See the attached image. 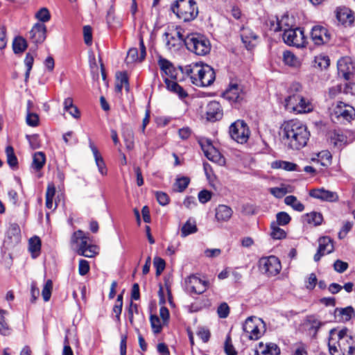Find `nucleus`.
Masks as SVG:
<instances>
[{
    "mask_svg": "<svg viewBox=\"0 0 355 355\" xmlns=\"http://www.w3.org/2000/svg\"><path fill=\"white\" fill-rule=\"evenodd\" d=\"M309 137L307 127L299 120L292 119L283 124L282 142L288 149H301L306 145Z\"/></svg>",
    "mask_w": 355,
    "mask_h": 355,
    "instance_id": "obj_1",
    "label": "nucleus"
},
{
    "mask_svg": "<svg viewBox=\"0 0 355 355\" xmlns=\"http://www.w3.org/2000/svg\"><path fill=\"white\" fill-rule=\"evenodd\" d=\"M328 346L331 355H352L355 353V338L347 329L338 331L331 329Z\"/></svg>",
    "mask_w": 355,
    "mask_h": 355,
    "instance_id": "obj_2",
    "label": "nucleus"
},
{
    "mask_svg": "<svg viewBox=\"0 0 355 355\" xmlns=\"http://www.w3.org/2000/svg\"><path fill=\"white\" fill-rule=\"evenodd\" d=\"M182 72L189 76L193 84L198 87H207L215 80L216 75L214 69L208 65H200L198 63L180 67Z\"/></svg>",
    "mask_w": 355,
    "mask_h": 355,
    "instance_id": "obj_3",
    "label": "nucleus"
},
{
    "mask_svg": "<svg viewBox=\"0 0 355 355\" xmlns=\"http://www.w3.org/2000/svg\"><path fill=\"white\" fill-rule=\"evenodd\" d=\"M171 10L184 21H191L198 15V8L194 0H176L171 5Z\"/></svg>",
    "mask_w": 355,
    "mask_h": 355,
    "instance_id": "obj_4",
    "label": "nucleus"
},
{
    "mask_svg": "<svg viewBox=\"0 0 355 355\" xmlns=\"http://www.w3.org/2000/svg\"><path fill=\"white\" fill-rule=\"evenodd\" d=\"M184 45L189 51L197 55H205L211 51L209 40L198 33L187 35L184 38Z\"/></svg>",
    "mask_w": 355,
    "mask_h": 355,
    "instance_id": "obj_5",
    "label": "nucleus"
},
{
    "mask_svg": "<svg viewBox=\"0 0 355 355\" xmlns=\"http://www.w3.org/2000/svg\"><path fill=\"white\" fill-rule=\"evenodd\" d=\"M89 237L82 230L75 232L71 239V243L76 245L79 255L86 257H94L98 254V247L88 243Z\"/></svg>",
    "mask_w": 355,
    "mask_h": 355,
    "instance_id": "obj_6",
    "label": "nucleus"
},
{
    "mask_svg": "<svg viewBox=\"0 0 355 355\" xmlns=\"http://www.w3.org/2000/svg\"><path fill=\"white\" fill-rule=\"evenodd\" d=\"M260 271L268 277H274L278 275L282 270L279 259L275 256L264 257L259 261Z\"/></svg>",
    "mask_w": 355,
    "mask_h": 355,
    "instance_id": "obj_7",
    "label": "nucleus"
},
{
    "mask_svg": "<svg viewBox=\"0 0 355 355\" xmlns=\"http://www.w3.org/2000/svg\"><path fill=\"white\" fill-rule=\"evenodd\" d=\"M230 137L239 144H245L250 135L247 123L243 120H237L232 123L229 129Z\"/></svg>",
    "mask_w": 355,
    "mask_h": 355,
    "instance_id": "obj_8",
    "label": "nucleus"
},
{
    "mask_svg": "<svg viewBox=\"0 0 355 355\" xmlns=\"http://www.w3.org/2000/svg\"><path fill=\"white\" fill-rule=\"evenodd\" d=\"M262 324L261 320L256 317H248L243 325V330L250 340H258L263 334L259 328Z\"/></svg>",
    "mask_w": 355,
    "mask_h": 355,
    "instance_id": "obj_9",
    "label": "nucleus"
},
{
    "mask_svg": "<svg viewBox=\"0 0 355 355\" xmlns=\"http://www.w3.org/2000/svg\"><path fill=\"white\" fill-rule=\"evenodd\" d=\"M186 290L191 294H202L208 288V282L201 279L196 275H191L184 280Z\"/></svg>",
    "mask_w": 355,
    "mask_h": 355,
    "instance_id": "obj_10",
    "label": "nucleus"
},
{
    "mask_svg": "<svg viewBox=\"0 0 355 355\" xmlns=\"http://www.w3.org/2000/svg\"><path fill=\"white\" fill-rule=\"evenodd\" d=\"M283 39L287 44L298 48L304 46L306 44L304 31L299 28L285 30L283 34Z\"/></svg>",
    "mask_w": 355,
    "mask_h": 355,
    "instance_id": "obj_11",
    "label": "nucleus"
},
{
    "mask_svg": "<svg viewBox=\"0 0 355 355\" xmlns=\"http://www.w3.org/2000/svg\"><path fill=\"white\" fill-rule=\"evenodd\" d=\"M338 73L345 80H349L352 78L354 73V66L351 58L343 57L337 62Z\"/></svg>",
    "mask_w": 355,
    "mask_h": 355,
    "instance_id": "obj_12",
    "label": "nucleus"
},
{
    "mask_svg": "<svg viewBox=\"0 0 355 355\" xmlns=\"http://www.w3.org/2000/svg\"><path fill=\"white\" fill-rule=\"evenodd\" d=\"M201 148L205 153V155L207 157L208 159L210 161L215 162L220 166L225 164V159L220 154V153L217 150L210 142V141L207 140L206 144L202 142L200 143Z\"/></svg>",
    "mask_w": 355,
    "mask_h": 355,
    "instance_id": "obj_13",
    "label": "nucleus"
},
{
    "mask_svg": "<svg viewBox=\"0 0 355 355\" xmlns=\"http://www.w3.org/2000/svg\"><path fill=\"white\" fill-rule=\"evenodd\" d=\"M223 96L231 103H240L244 99L245 92L241 85L231 84Z\"/></svg>",
    "mask_w": 355,
    "mask_h": 355,
    "instance_id": "obj_14",
    "label": "nucleus"
},
{
    "mask_svg": "<svg viewBox=\"0 0 355 355\" xmlns=\"http://www.w3.org/2000/svg\"><path fill=\"white\" fill-rule=\"evenodd\" d=\"M311 37L317 45H321L329 42L331 36L328 30L322 26L317 25L312 28Z\"/></svg>",
    "mask_w": 355,
    "mask_h": 355,
    "instance_id": "obj_15",
    "label": "nucleus"
},
{
    "mask_svg": "<svg viewBox=\"0 0 355 355\" xmlns=\"http://www.w3.org/2000/svg\"><path fill=\"white\" fill-rule=\"evenodd\" d=\"M318 243V252L314 255L315 261H318L322 256L331 253L334 250L333 240L329 236L320 237Z\"/></svg>",
    "mask_w": 355,
    "mask_h": 355,
    "instance_id": "obj_16",
    "label": "nucleus"
},
{
    "mask_svg": "<svg viewBox=\"0 0 355 355\" xmlns=\"http://www.w3.org/2000/svg\"><path fill=\"white\" fill-rule=\"evenodd\" d=\"M309 196L323 201L337 202L338 200V195L336 192L326 190L323 188L311 190Z\"/></svg>",
    "mask_w": 355,
    "mask_h": 355,
    "instance_id": "obj_17",
    "label": "nucleus"
},
{
    "mask_svg": "<svg viewBox=\"0 0 355 355\" xmlns=\"http://www.w3.org/2000/svg\"><path fill=\"white\" fill-rule=\"evenodd\" d=\"M164 36L166 45L169 49H178L182 44H184L185 37L179 31L165 33Z\"/></svg>",
    "mask_w": 355,
    "mask_h": 355,
    "instance_id": "obj_18",
    "label": "nucleus"
},
{
    "mask_svg": "<svg viewBox=\"0 0 355 355\" xmlns=\"http://www.w3.org/2000/svg\"><path fill=\"white\" fill-rule=\"evenodd\" d=\"M46 28L43 23H36L29 32L33 42L42 43L46 39Z\"/></svg>",
    "mask_w": 355,
    "mask_h": 355,
    "instance_id": "obj_19",
    "label": "nucleus"
},
{
    "mask_svg": "<svg viewBox=\"0 0 355 355\" xmlns=\"http://www.w3.org/2000/svg\"><path fill=\"white\" fill-rule=\"evenodd\" d=\"M206 114L207 119L211 121L220 119L223 114L220 103L215 101L208 103Z\"/></svg>",
    "mask_w": 355,
    "mask_h": 355,
    "instance_id": "obj_20",
    "label": "nucleus"
},
{
    "mask_svg": "<svg viewBox=\"0 0 355 355\" xmlns=\"http://www.w3.org/2000/svg\"><path fill=\"white\" fill-rule=\"evenodd\" d=\"M335 114L338 118L342 117L347 121H350L355 116V110L350 105L340 103L335 110Z\"/></svg>",
    "mask_w": 355,
    "mask_h": 355,
    "instance_id": "obj_21",
    "label": "nucleus"
},
{
    "mask_svg": "<svg viewBox=\"0 0 355 355\" xmlns=\"http://www.w3.org/2000/svg\"><path fill=\"white\" fill-rule=\"evenodd\" d=\"M89 148L93 153L96 165L98 167V172L102 175H106L107 173V167L105 166V162L103 160V158L102 157L101 153H99L98 150L96 147V146L94 144L91 139H89Z\"/></svg>",
    "mask_w": 355,
    "mask_h": 355,
    "instance_id": "obj_22",
    "label": "nucleus"
},
{
    "mask_svg": "<svg viewBox=\"0 0 355 355\" xmlns=\"http://www.w3.org/2000/svg\"><path fill=\"white\" fill-rule=\"evenodd\" d=\"M280 349L275 343H259L258 348L255 350L254 355H279Z\"/></svg>",
    "mask_w": 355,
    "mask_h": 355,
    "instance_id": "obj_23",
    "label": "nucleus"
},
{
    "mask_svg": "<svg viewBox=\"0 0 355 355\" xmlns=\"http://www.w3.org/2000/svg\"><path fill=\"white\" fill-rule=\"evenodd\" d=\"M302 101V96L300 94H290L285 99V107L286 110L295 111H304L301 106L297 105L298 101Z\"/></svg>",
    "mask_w": 355,
    "mask_h": 355,
    "instance_id": "obj_24",
    "label": "nucleus"
},
{
    "mask_svg": "<svg viewBox=\"0 0 355 355\" xmlns=\"http://www.w3.org/2000/svg\"><path fill=\"white\" fill-rule=\"evenodd\" d=\"M232 209L225 205H220L216 209V218L218 221H227L232 216Z\"/></svg>",
    "mask_w": 355,
    "mask_h": 355,
    "instance_id": "obj_25",
    "label": "nucleus"
},
{
    "mask_svg": "<svg viewBox=\"0 0 355 355\" xmlns=\"http://www.w3.org/2000/svg\"><path fill=\"white\" fill-rule=\"evenodd\" d=\"M158 63L161 70L166 76L173 79L176 78L177 71L171 62L166 59L160 58Z\"/></svg>",
    "mask_w": 355,
    "mask_h": 355,
    "instance_id": "obj_26",
    "label": "nucleus"
},
{
    "mask_svg": "<svg viewBox=\"0 0 355 355\" xmlns=\"http://www.w3.org/2000/svg\"><path fill=\"white\" fill-rule=\"evenodd\" d=\"M8 239L12 244L18 243L21 239V230L18 224L12 223L10 225L7 232Z\"/></svg>",
    "mask_w": 355,
    "mask_h": 355,
    "instance_id": "obj_27",
    "label": "nucleus"
},
{
    "mask_svg": "<svg viewBox=\"0 0 355 355\" xmlns=\"http://www.w3.org/2000/svg\"><path fill=\"white\" fill-rule=\"evenodd\" d=\"M164 82L166 85L167 89L169 91L178 94L180 98H182L187 96V93L186 91H184V89L176 82L171 80L167 78L164 79Z\"/></svg>",
    "mask_w": 355,
    "mask_h": 355,
    "instance_id": "obj_28",
    "label": "nucleus"
},
{
    "mask_svg": "<svg viewBox=\"0 0 355 355\" xmlns=\"http://www.w3.org/2000/svg\"><path fill=\"white\" fill-rule=\"evenodd\" d=\"M196 222L193 218H189L181 228V236L186 237L191 234L197 232Z\"/></svg>",
    "mask_w": 355,
    "mask_h": 355,
    "instance_id": "obj_29",
    "label": "nucleus"
},
{
    "mask_svg": "<svg viewBox=\"0 0 355 355\" xmlns=\"http://www.w3.org/2000/svg\"><path fill=\"white\" fill-rule=\"evenodd\" d=\"M28 250L33 258L35 259L39 256L41 250V240L38 236H35L29 239Z\"/></svg>",
    "mask_w": 355,
    "mask_h": 355,
    "instance_id": "obj_30",
    "label": "nucleus"
},
{
    "mask_svg": "<svg viewBox=\"0 0 355 355\" xmlns=\"http://www.w3.org/2000/svg\"><path fill=\"white\" fill-rule=\"evenodd\" d=\"M354 315V310L352 306L336 308L335 309V315L340 317L343 321L349 320Z\"/></svg>",
    "mask_w": 355,
    "mask_h": 355,
    "instance_id": "obj_31",
    "label": "nucleus"
},
{
    "mask_svg": "<svg viewBox=\"0 0 355 355\" xmlns=\"http://www.w3.org/2000/svg\"><path fill=\"white\" fill-rule=\"evenodd\" d=\"M63 105L64 111L67 112L71 116L75 119L80 117V112L78 107L73 105V101L71 98L69 97L65 98Z\"/></svg>",
    "mask_w": 355,
    "mask_h": 355,
    "instance_id": "obj_32",
    "label": "nucleus"
},
{
    "mask_svg": "<svg viewBox=\"0 0 355 355\" xmlns=\"http://www.w3.org/2000/svg\"><path fill=\"white\" fill-rule=\"evenodd\" d=\"M46 162V156L42 152L34 153L31 166L33 169L38 171L41 170Z\"/></svg>",
    "mask_w": 355,
    "mask_h": 355,
    "instance_id": "obj_33",
    "label": "nucleus"
},
{
    "mask_svg": "<svg viewBox=\"0 0 355 355\" xmlns=\"http://www.w3.org/2000/svg\"><path fill=\"white\" fill-rule=\"evenodd\" d=\"M283 60L286 64L293 67H298L301 64L299 58L289 51L284 52Z\"/></svg>",
    "mask_w": 355,
    "mask_h": 355,
    "instance_id": "obj_34",
    "label": "nucleus"
},
{
    "mask_svg": "<svg viewBox=\"0 0 355 355\" xmlns=\"http://www.w3.org/2000/svg\"><path fill=\"white\" fill-rule=\"evenodd\" d=\"M284 202L286 205L291 206L295 211H302L304 209V205L294 196H286L284 198Z\"/></svg>",
    "mask_w": 355,
    "mask_h": 355,
    "instance_id": "obj_35",
    "label": "nucleus"
},
{
    "mask_svg": "<svg viewBox=\"0 0 355 355\" xmlns=\"http://www.w3.org/2000/svg\"><path fill=\"white\" fill-rule=\"evenodd\" d=\"M304 218L306 223L315 226L320 225L323 220L322 215L320 213L315 211L306 214Z\"/></svg>",
    "mask_w": 355,
    "mask_h": 355,
    "instance_id": "obj_36",
    "label": "nucleus"
},
{
    "mask_svg": "<svg viewBox=\"0 0 355 355\" xmlns=\"http://www.w3.org/2000/svg\"><path fill=\"white\" fill-rule=\"evenodd\" d=\"M190 179L188 177L178 178L173 184V190L176 192H182L187 188Z\"/></svg>",
    "mask_w": 355,
    "mask_h": 355,
    "instance_id": "obj_37",
    "label": "nucleus"
},
{
    "mask_svg": "<svg viewBox=\"0 0 355 355\" xmlns=\"http://www.w3.org/2000/svg\"><path fill=\"white\" fill-rule=\"evenodd\" d=\"M27 48V43L22 37H17L12 42V49L15 53H21Z\"/></svg>",
    "mask_w": 355,
    "mask_h": 355,
    "instance_id": "obj_38",
    "label": "nucleus"
},
{
    "mask_svg": "<svg viewBox=\"0 0 355 355\" xmlns=\"http://www.w3.org/2000/svg\"><path fill=\"white\" fill-rule=\"evenodd\" d=\"M338 20L342 24H352L354 21V17L351 14L350 10H342L337 12L336 15Z\"/></svg>",
    "mask_w": 355,
    "mask_h": 355,
    "instance_id": "obj_39",
    "label": "nucleus"
},
{
    "mask_svg": "<svg viewBox=\"0 0 355 355\" xmlns=\"http://www.w3.org/2000/svg\"><path fill=\"white\" fill-rule=\"evenodd\" d=\"M271 232L270 236L274 239H282L286 238V232L280 228L279 225H277L275 221L272 222L270 224Z\"/></svg>",
    "mask_w": 355,
    "mask_h": 355,
    "instance_id": "obj_40",
    "label": "nucleus"
},
{
    "mask_svg": "<svg viewBox=\"0 0 355 355\" xmlns=\"http://www.w3.org/2000/svg\"><path fill=\"white\" fill-rule=\"evenodd\" d=\"M241 37L243 42L248 48L250 46L252 40H255L257 38V35L248 28L243 29Z\"/></svg>",
    "mask_w": 355,
    "mask_h": 355,
    "instance_id": "obj_41",
    "label": "nucleus"
},
{
    "mask_svg": "<svg viewBox=\"0 0 355 355\" xmlns=\"http://www.w3.org/2000/svg\"><path fill=\"white\" fill-rule=\"evenodd\" d=\"M329 64L330 60L328 56L320 55L315 58L313 67L322 70L327 69Z\"/></svg>",
    "mask_w": 355,
    "mask_h": 355,
    "instance_id": "obj_42",
    "label": "nucleus"
},
{
    "mask_svg": "<svg viewBox=\"0 0 355 355\" xmlns=\"http://www.w3.org/2000/svg\"><path fill=\"white\" fill-rule=\"evenodd\" d=\"M297 166V164L287 161H276L272 164L273 168H282L287 171H296Z\"/></svg>",
    "mask_w": 355,
    "mask_h": 355,
    "instance_id": "obj_43",
    "label": "nucleus"
},
{
    "mask_svg": "<svg viewBox=\"0 0 355 355\" xmlns=\"http://www.w3.org/2000/svg\"><path fill=\"white\" fill-rule=\"evenodd\" d=\"M6 154L8 165L12 168H17L18 165V160L15 155L13 148L10 146H7L6 148Z\"/></svg>",
    "mask_w": 355,
    "mask_h": 355,
    "instance_id": "obj_44",
    "label": "nucleus"
},
{
    "mask_svg": "<svg viewBox=\"0 0 355 355\" xmlns=\"http://www.w3.org/2000/svg\"><path fill=\"white\" fill-rule=\"evenodd\" d=\"M126 148L132 150L134 148V133L132 129H127L123 133Z\"/></svg>",
    "mask_w": 355,
    "mask_h": 355,
    "instance_id": "obj_45",
    "label": "nucleus"
},
{
    "mask_svg": "<svg viewBox=\"0 0 355 355\" xmlns=\"http://www.w3.org/2000/svg\"><path fill=\"white\" fill-rule=\"evenodd\" d=\"M291 220V216L288 214L285 211H280L276 215V221H275L277 225H286Z\"/></svg>",
    "mask_w": 355,
    "mask_h": 355,
    "instance_id": "obj_46",
    "label": "nucleus"
},
{
    "mask_svg": "<svg viewBox=\"0 0 355 355\" xmlns=\"http://www.w3.org/2000/svg\"><path fill=\"white\" fill-rule=\"evenodd\" d=\"M53 289V282L51 279H48L44 285L42 295L44 302H48L51 296V291Z\"/></svg>",
    "mask_w": 355,
    "mask_h": 355,
    "instance_id": "obj_47",
    "label": "nucleus"
},
{
    "mask_svg": "<svg viewBox=\"0 0 355 355\" xmlns=\"http://www.w3.org/2000/svg\"><path fill=\"white\" fill-rule=\"evenodd\" d=\"M297 105L299 106H301L303 110H304V111H295L294 112H296V113H308V112H310L313 110V106L311 103V102L302 96V101H298L297 103Z\"/></svg>",
    "mask_w": 355,
    "mask_h": 355,
    "instance_id": "obj_48",
    "label": "nucleus"
},
{
    "mask_svg": "<svg viewBox=\"0 0 355 355\" xmlns=\"http://www.w3.org/2000/svg\"><path fill=\"white\" fill-rule=\"evenodd\" d=\"M33 62H34L33 56L31 53H28L24 59V64L26 67V71L25 73V81L26 82H27L29 78L30 72L32 69Z\"/></svg>",
    "mask_w": 355,
    "mask_h": 355,
    "instance_id": "obj_49",
    "label": "nucleus"
},
{
    "mask_svg": "<svg viewBox=\"0 0 355 355\" xmlns=\"http://www.w3.org/2000/svg\"><path fill=\"white\" fill-rule=\"evenodd\" d=\"M153 264L156 269V275H160L165 268V261L160 257H156L154 258Z\"/></svg>",
    "mask_w": 355,
    "mask_h": 355,
    "instance_id": "obj_50",
    "label": "nucleus"
},
{
    "mask_svg": "<svg viewBox=\"0 0 355 355\" xmlns=\"http://www.w3.org/2000/svg\"><path fill=\"white\" fill-rule=\"evenodd\" d=\"M217 313L220 318H226L229 315L230 313V307L226 302L221 303L218 309Z\"/></svg>",
    "mask_w": 355,
    "mask_h": 355,
    "instance_id": "obj_51",
    "label": "nucleus"
},
{
    "mask_svg": "<svg viewBox=\"0 0 355 355\" xmlns=\"http://www.w3.org/2000/svg\"><path fill=\"white\" fill-rule=\"evenodd\" d=\"M288 192L286 187L284 186L270 189V193L277 198L284 197Z\"/></svg>",
    "mask_w": 355,
    "mask_h": 355,
    "instance_id": "obj_52",
    "label": "nucleus"
},
{
    "mask_svg": "<svg viewBox=\"0 0 355 355\" xmlns=\"http://www.w3.org/2000/svg\"><path fill=\"white\" fill-rule=\"evenodd\" d=\"M128 63H132L136 61H141L140 56L138 55V50L136 48L130 49L128 52L125 59Z\"/></svg>",
    "mask_w": 355,
    "mask_h": 355,
    "instance_id": "obj_53",
    "label": "nucleus"
},
{
    "mask_svg": "<svg viewBox=\"0 0 355 355\" xmlns=\"http://www.w3.org/2000/svg\"><path fill=\"white\" fill-rule=\"evenodd\" d=\"M150 321L153 332L155 334L159 333L162 330V325L160 320L158 318V316L150 315Z\"/></svg>",
    "mask_w": 355,
    "mask_h": 355,
    "instance_id": "obj_54",
    "label": "nucleus"
},
{
    "mask_svg": "<svg viewBox=\"0 0 355 355\" xmlns=\"http://www.w3.org/2000/svg\"><path fill=\"white\" fill-rule=\"evenodd\" d=\"M35 17L42 22H46L51 18V15L47 8H41L35 15Z\"/></svg>",
    "mask_w": 355,
    "mask_h": 355,
    "instance_id": "obj_55",
    "label": "nucleus"
},
{
    "mask_svg": "<svg viewBox=\"0 0 355 355\" xmlns=\"http://www.w3.org/2000/svg\"><path fill=\"white\" fill-rule=\"evenodd\" d=\"M83 37L85 43L90 46L92 44V31L89 26H85L83 27Z\"/></svg>",
    "mask_w": 355,
    "mask_h": 355,
    "instance_id": "obj_56",
    "label": "nucleus"
},
{
    "mask_svg": "<svg viewBox=\"0 0 355 355\" xmlns=\"http://www.w3.org/2000/svg\"><path fill=\"white\" fill-rule=\"evenodd\" d=\"M89 264L87 260L80 259L78 264V272L81 276H84L89 271Z\"/></svg>",
    "mask_w": 355,
    "mask_h": 355,
    "instance_id": "obj_57",
    "label": "nucleus"
},
{
    "mask_svg": "<svg viewBox=\"0 0 355 355\" xmlns=\"http://www.w3.org/2000/svg\"><path fill=\"white\" fill-rule=\"evenodd\" d=\"M26 123L28 125L35 127L39 123V116L35 113L28 112L26 116Z\"/></svg>",
    "mask_w": 355,
    "mask_h": 355,
    "instance_id": "obj_58",
    "label": "nucleus"
},
{
    "mask_svg": "<svg viewBox=\"0 0 355 355\" xmlns=\"http://www.w3.org/2000/svg\"><path fill=\"white\" fill-rule=\"evenodd\" d=\"M134 313H138V306L137 304L131 302L128 310V320L131 324H133Z\"/></svg>",
    "mask_w": 355,
    "mask_h": 355,
    "instance_id": "obj_59",
    "label": "nucleus"
},
{
    "mask_svg": "<svg viewBox=\"0 0 355 355\" xmlns=\"http://www.w3.org/2000/svg\"><path fill=\"white\" fill-rule=\"evenodd\" d=\"M348 268V263L341 260H336L334 263V270L340 273L345 271Z\"/></svg>",
    "mask_w": 355,
    "mask_h": 355,
    "instance_id": "obj_60",
    "label": "nucleus"
},
{
    "mask_svg": "<svg viewBox=\"0 0 355 355\" xmlns=\"http://www.w3.org/2000/svg\"><path fill=\"white\" fill-rule=\"evenodd\" d=\"M211 194V191L202 190L198 193V200L201 203L205 204L210 200Z\"/></svg>",
    "mask_w": 355,
    "mask_h": 355,
    "instance_id": "obj_61",
    "label": "nucleus"
},
{
    "mask_svg": "<svg viewBox=\"0 0 355 355\" xmlns=\"http://www.w3.org/2000/svg\"><path fill=\"white\" fill-rule=\"evenodd\" d=\"M156 198L159 205L164 206L168 204L169 198L168 195L162 191L156 192Z\"/></svg>",
    "mask_w": 355,
    "mask_h": 355,
    "instance_id": "obj_62",
    "label": "nucleus"
},
{
    "mask_svg": "<svg viewBox=\"0 0 355 355\" xmlns=\"http://www.w3.org/2000/svg\"><path fill=\"white\" fill-rule=\"evenodd\" d=\"M26 139L29 141L30 146L32 149H37L40 148V145L38 139V136L37 135H26Z\"/></svg>",
    "mask_w": 355,
    "mask_h": 355,
    "instance_id": "obj_63",
    "label": "nucleus"
},
{
    "mask_svg": "<svg viewBox=\"0 0 355 355\" xmlns=\"http://www.w3.org/2000/svg\"><path fill=\"white\" fill-rule=\"evenodd\" d=\"M225 352L227 355H236L237 352L234 349V347L231 344V339L230 336H228L225 340Z\"/></svg>",
    "mask_w": 355,
    "mask_h": 355,
    "instance_id": "obj_64",
    "label": "nucleus"
}]
</instances>
